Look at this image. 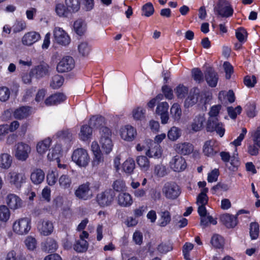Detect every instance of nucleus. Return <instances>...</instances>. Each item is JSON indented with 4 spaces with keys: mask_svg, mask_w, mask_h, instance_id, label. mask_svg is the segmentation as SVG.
Returning a JSON list of instances; mask_svg holds the SVG:
<instances>
[{
    "mask_svg": "<svg viewBox=\"0 0 260 260\" xmlns=\"http://www.w3.org/2000/svg\"><path fill=\"white\" fill-rule=\"evenodd\" d=\"M100 143L102 149L106 154H109L112 150L113 144L112 141V132L107 126H102L100 131Z\"/></svg>",
    "mask_w": 260,
    "mask_h": 260,
    "instance_id": "1",
    "label": "nucleus"
},
{
    "mask_svg": "<svg viewBox=\"0 0 260 260\" xmlns=\"http://www.w3.org/2000/svg\"><path fill=\"white\" fill-rule=\"evenodd\" d=\"M72 159L78 166L83 168L86 167L90 160L87 150L83 148L75 150L72 154Z\"/></svg>",
    "mask_w": 260,
    "mask_h": 260,
    "instance_id": "2",
    "label": "nucleus"
},
{
    "mask_svg": "<svg viewBox=\"0 0 260 260\" xmlns=\"http://www.w3.org/2000/svg\"><path fill=\"white\" fill-rule=\"evenodd\" d=\"M13 232L19 235L27 234L31 229V220L27 217L20 218L13 224Z\"/></svg>",
    "mask_w": 260,
    "mask_h": 260,
    "instance_id": "3",
    "label": "nucleus"
},
{
    "mask_svg": "<svg viewBox=\"0 0 260 260\" xmlns=\"http://www.w3.org/2000/svg\"><path fill=\"white\" fill-rule=\"evenodd\" d=\"M162 193L167 199H176L180 195L181 190L179 186L174 182H167L163 186Z\"/></svg>",
    "mask_w": 260,
    "mask_h": 260,
    "instance_id": "4",
    "label": "nucleus"
},
{
    "mask_svg": "<svg viewBox=\"0 0 260 260\" xmlns=\"http://www.w3.org/2000/svg\"><path fill=\"white\" fill-rule=\"evenodd\" d=\"M214 10L216 14L222 17H231L234 13L232 6L226 1H219L217 6L214 7Z\"/></svg>",
    "mask_w": 260,
    "mask_h": 260,
    "instance_id": "5",
    "label": "nucleus"
},
{
    "mask_svg": "<svg viewBox=\"0 0 260 260\" xmlns=\"http://www.w3.org/2000/svg\"><path fill=\"white\" fill-rule=\"evenodd\" d=\"M75 64L74 59L72 57L65 56L57 63L56 70L60 73L68 72L74 68Z\"/></svg>",
    "mask_w": 260,
    "mask_h": 260,
    "instance_id": "6",
    "label": "nucleus"
},
{
    "mask_svg": "<svg viewBox=\"0 0 260 260\" xmlns=\"http://www.w3.org/2000/svg\"><path fill=\"white\" fill-rule=\"evenodd\" d=\"M144 143L148 147L145 152L146 156L155 158H158L161 156L162 151L159 144H155L153 141L150 139L145 140Z\"/></svg>",
    "mask_w": 260,
    "mask_h": 260,
    "instance_id": "7",
    "label": "nucleus"
},
{
    "mask_svg": "<svg viewBox=\"0 0 260 260\" xmlns=\"http://www.w3.org/2000/svg\"><path fill=\"white\" fill-rule=\"evenodd\" d=\"M31 148L28 144L19 142L16 145L15 156L19 160L25 161L28 158Z\"/></svg>",
    "mask_w": 260,
    "mask_h": 260,
    "instance_id": "8",
    "label": "nucleus"
},
{
    "mask_svg": "<svg viewBox=\"0 0 260 260\" xmlns=\"http://www.w3.org/2000/svg\"><path fill=\"white\" fill-rule=\"evenodd\" d=\"M114 199L113 192L112 190H106L97 194L96 200L101 207L110 206Z\"/></svg>",
    "mask_w": 260,
    "mask_h": 260,
    "instance_id": "9",
    "label": "nucleus"
},
{
    "mask_svg": "<svg viewBox=\"0 0 260 260\" xmlns=\"http://www.w3.org/2000/svg\"><path fill=\"white\" fill-rule=\"evenodd\" d=\"M55 41L62 46H67L71 42L68 34L61 27H55L53 30Z\"/></svg>",
    "mask_w": 260,
    "mask_h": 260,
    "instance_id": "10",
    "label": "nucleus"
},
{
    "mask_svg": "<svg viewBox=\"0 0 260 260\" xmlns=\"http://www.w3.org/2000/svg\"><path fill=\"white\" fill-rule=\"evenodd\" d=\"M9 182L17 188H20L22 184L25 182L26 177L24 173L11 171L8 174Z\"/></svg>",
    "mask_w": 260,
    "mask_h": 260,
    "instance_id": "11",
    "label": "nucleus"
},
{
    "mask_svg": "<svg viewBox=\"0 0 260 260\" xmlns=\"http://www.w3.org/2000/svg\"><path fill=\"white\" fill-rule=\"evenodd\" d=\"M170 168L174 172H181L185 170L187 164L184 158L177 155L173 157L169 163Z\"/></svg>",
    "mask_w": 260,
    "mask_h": 260,
    "instance_id": "12",
    "label": "nucleus"
},
{
    "mask_svg": "<svg viewBox=\"0 0 260 260\" xmlns=\"http://www.w3.org/2000/svg\"><path fill=\"white\" fill-rule=\"evenodd\" d=\"M75 195L80 200L86 201L90 199L92 194L90 191V183L86 182L80 185L75 190Z\"/></svg>",
    "mask_w": 260,
    "mask_h": 260,
    "instance_id": "13",
    "label": "nucleus"
},
{
    "mask_svg": "<svg viewBox=\"0 0 260 260\" xmlns=\"http://www.w3.org/2000/svg\"><path fill=\"white\" fill-rule=\"evenodd\" d=\"M206 121L205 114L204 112H200L194 115L192 121L190 124L191 129L197 132L201 131Z\"/></svg>",
    "mask_w": 260,
    "mask_h": 260,
    "instance_id": "14",
    "label": "nucleus"
},
{
    "mask_svg": "<svg viewBox=\"0 0 260 260\" xmlns=\"http://www.w3.org/2000/svg\"><path fill=\"white\" fill-rule=\"evenodd\" d=\"M137 135L135 128L131 125H126L120 129V136L122 139L127 142L133 141Z\"/></svg>",
    "mask_w": 260,
    "mask_h": 260,
    "instance_id": "15",
    "label": "nucleus"
},
{
    "mask_svg": "<svg viewBox=\"0 0 260 260\" xmlns=\"http://www.w3.org/2000/svg\"><path fill=\"white\" fill-rule=\"evenodd\" d=\"M219 151L217 142L213 140L206 141L203 146V152L208 157H212Z\"/></svg>",
    "mask_w": 260,
    "mask_h": 260,
    "instance_id": "16",
    "label": "nucleus"
},
{
    "mask_svg": "<svg viewBox=\"0 0 260 260\" xmlns=\"http://www.w3.org/2000/svg\"><path fill=\"white\" fill-rule=\"evenodd\" d=\"M51 71V67L48 64L45 62H42L33 68L31 70V73L37 78L40 79L49 76Z\"/></svg>",
    "mask_w": 260,
    "mask_h": 260,
    "instance_id": "17",
    "label": "nucleus"
},
{
    "mask_svg": "<svg viewBox=\"0 0 260 260\" xmlns=\"http://www.w3.org/2000/svg\"><path fill=\"white\" fill-rule=\"evenodd\" d=\"M41 38L39 32L35 31H30L25 33L21 39L22 44L26 46H31Z\"/></svg>",
    "mask_w": 260,
    "mask_h": 260,
    "instance_id": "18",
    "label": "nucleus"
},
{
    "mask_svg": "<svg viewBox=\"0 0 260 260\" xmlns=\"http://www.w3.org/2000/svg\"><path fill=\"white\" fill-rule=\"evenodd\" d=\"M206 129L209 132H215L220 137H222L225 133L224 125L218 120L207 121Z\"/></svg>",
    "mask_w": 260,
    "mask_h": 260,
    "instance_id": "19",
    "label": "nucleus"
},
{
    "mask_svg": "<svg viewBox=\"0 0 260 260\" xmlns=\"http://www.w3.org/2000/svg\"><path fill=\"white\" fill-rule=\"evenodd\" d=\"M193 146L188 142L178 143L174 145L175 150L179 154L186 155L191 154L193 151Z\"/></svg>",
    "mask_w": 260,
    "mask_h": 260,
    "instance_id": "20",
    "label": "nucleus"
},
{
    "mask_svg": "<svg viewBox=\"0 0 260 260\" xmlns=\"http://www.w3.org/2000/svg\"><path fill=\"white\" fill-rule=\"evenodd\" d=\"M38 229L41 235L48 236L53 232L54 227L51 221L48 220H43L38 223Z\"/></svg>",
    "mask_w": 260,
    "mask_h": 260,
    "instance_id": "21",
    "label": "nucleus"
},
{
    "mask_svg": "<svg viewBox=\"0 0 260 260\" xmlns=\"http://www.w3.org/2000/svg\"><path fill=\"white\" fill-rule=\"evenodd\" d=\"M6 203L12 210H16L21 207L22 202L19 197L14 194H10L6 198Z\"/></svg>",
    "mask_w": 260,
    "mask_h": 260,
    "instance_id": "22",
    "label": "nucleus"
},
{
    "mask_svg": "<svg viewBox=\"0 0 260 260\" xmlns=\"http://www.w3.org/2000/svg\"><path fill=\"white\" fill-rule=\"evenodd\" d=\"M118 204L123 207H128L133 203L132 196L125 192L120 193L117 197Z\"/></svg>",
    "mask_w": 260,
    "mask_h": 260,
    "instance_id": "23",
    "label": "nucleus"
},
{
    "mask_svg": "<svg viewBox=\"0 0 260 260\" xmlns=\"http://www.w3.org/2000/svg\"><path fill=\"white\" fill-rule=\"evenodd\" d=\"M13 156L9 153H0V169L7 170L10 168L13 164Z\"/></svg>",
    "mask_w": 260,
    "mask_h": 260,
    "instance_id": "24",
    "label": "nucleus"
},
{
    "mask_svg": "<svg viewBox=\"0 0 260 260\" xmlns=\"http://www.w3.org/2000/svg\"><path fill=\"white\" fill-rule=\"evenodd\" d=\"M205 77L207 83L210 86L214 87L216 86L218 77L217 74L212 68L207 69L205 73Z\"/></svg>",
    "mask_w": 260,
    "mask_h": 260,
    "instance_id": "25",
    "label": "nucleus"
},
{
    "mask_svg": "<svg viewBox=\"0 0 260 260\" xmlns=\"http://www.w3.org/2000/svg\"><path fill=\"white\" fill-rule=\"evenodd\" d=\"M66 99V96L63 93H56L50 95L45 101V103L47 106H52L60 104Z\"/></svg>",
    "mask_w": 260,
    "mask_h": 260,
    "instance_id": "26",
    "label": "nucleus"
},
{
    "mask_svg": "<svg viewBox=\"0 0 260 260\" xmlns=\"http://www.w3.org/2000/svg\"><path fill=\"white\" fill-rule=\"evenodd\" d=\"M221 221L228 228L235 227L238 223L237 217L230 214H224L220 216Z\"/></svg>",
    "mask_w": 260,
    "mask_h": 260,
    "instance_id": "27",
    "label": "nucleus"
},
{
    "mask_svg": "<svg viewBox=\"0 0 260 260\" xmlns=\"http://www.w3.org/2000/svg\"><path fill=\"white\" fill-rule=\"evenodd\" d=\"M45 178V173L40 169L33 170L30 174V180L35 184L41 183Z\"/></svg>",
    "mask_w": 260,
    "mask_h": 260,
    "instance_id": "28",
    "label": "nucleus"
},
{
    "mask_svg": "<svg viewBox=\"0 0 260 260\" xmlns=\"http://www.w3.org/2000/svg\"><path fill=\"white\" fill-rule=\"evenodd\" d=\"M135 166L134 159L128 157L122 164V171L127 175H131L134 173Z\"/></svg>",
    "mask_w": 260,
    "mask_h": 260,
    "instance_id": "29",
    "label": "nucleus"
},
{
    "mask_svg": "<svg viewBox=\"0 0 260 260\" xmlns=\"http://www.w3.org/2000/svg\"><path fill=\"white\" fill-rule=\"evenodd\" d=\"M51 144V139L50 138L39 141L36 146L37 152L41 155L45 154L48 150Z\"/></svg>",
    "mask_w": 260,
    "mask_h": 260,
    "instance_id": "30",
    "label": "nucleus"
},
{
    "mask_svg": "<svg viewBox=\"0 0 260 260\" xmlns=\"http://www.w3.org/2000/svg\"><path fill=\"white\" fill-rule=\"evenodd\" d=\"M136 162L141 171L145 172L149 170L150 164L147 156L144 155L137 156L136 158Z\"/></svg>",
    "mask_w": 260,
    "mask_h": 260,
    "instance_id": "31",
    "label": "nucleus"
},
{
    "mask_svg": "<svg viewBox=\"0 0 260 260\" xmlns=\"http://www.w3.org/2000/svg\"><path fill=\"white\" fill-rule=\"evenodd\" d=\"M62 151L61 147L60 145L57 144L52 149L47 155L48 159L51 160H59L60 157L61 156Z\"/></svg>",
    "mask_w": 260,
    "mask_h": 260,
    "instance_id": "32",
    "label": "nucleus"
},
{
    "mask_svg": "<svg viewBox=\"0 0 260 260\" xmlns=\"http://www.w3.org/2000/svg\"><path fill=\"white\" fill-rule=\"evenodd\" d=\"M146 110L141 107L134 108L131 112V115L134 120L142 121L145 118Z\"/></svg>",
    "mask_w": 260,
    "mask_h": 260,
    "instance_id": "33",
    "label": "nucleus"
},
{
    "mask_svg": "<svg viewBox=\"0 0 260 260\" xmlns=\"http://www.w3.org/2000/svg\"><path fill=\"white\" fill-rule=\"evenodd\" d=\"M92 131L91 127L87 125H83L80 128V132L78 134L79 139L83 141H87L91 138Z\"/></svg>",
    "mask_w": 260,
    "mask_h": 260,
    "instance_id": "34",
    "label": "nucleus"
},
{
    "mask_svg": "<svg viewBox=\"0 0 260 260\" xmlns=\"http://www.w3.org/2000/svg\"><path fill=\"white\" fill-rule=\"evenodd\" d=\"M30 114V108L28 107L22 106L15 110L14 116L17 119H22L26 118Z\"/></svg>",
    "mask_w": 260,
    "mask_h": 260,
    "instance_id": "35",
    "label": "nucleus"
},
{
    "mask_svg": "<svg viewBox=\"0 0 260 260\" xmlns=\"http://www.w3.org/2000/svg\"><path fill=\"white\" fill-rule=\"evenodd\" d=\"M74 30L79 36L83 35L86 30V24L82 19H78L74 23Z\"/></svg>",
    "mask_w": 260,
    "mask_h": 260,
    "instance_id": "36",
    "label": "nucleus"
},
{
    "mask_svg": "<svg viewBox=\"0 0 260 260\" xmlns=\"http://www.w3.org/2000/svg\"><path fill=\"white\" fill-rule=\"evenodd\" d=\"M160 216L158 220L159 225L160 226L164 227L167 225L171 221V216L170 213L167 211H161L159 212Z\"/></svg>",
    "mask_w": 260,
    "mask_h": 260,
    "instance_id": "37",
    "label": "nucleus"
},
{
    "mask_svg": "<svg viewBox=\"0 0 260 260\" xmlns=\"http://www.w3.org/2000/svg\"><path fill=\"white\" fill-rule=\"evenodd\" d=\"M72 178L68 174H63L58 179V183L60 188L66 189L71 187Z\"/></svg>",
    "mask_w": 260,
    "mask_h": 260,
    "instance_id": "38",
    "label": "nucleus"
},
{
    "mask_svg": "<svg viewBox=\"0 0 260 260\" xmlns=\"http://www.w3.org/2000/svg\"><path fill=\"white\" fill-rule=\"evenodd\" d=\"M171 116L174 120L178 121L182 115V110L180 105L178 103H174L170 108Z\"/></svg>",
    "mask_w": 260,
    "mask_h": 260,
    "instance_id": "39",
    "label": "nucleus"
},
{
    "mask_svg": "<svg viewBox=\"0 0 260 260\" xmlns=\"http://www.w3.org/2000/svg\"><path fill=\"white\" fill-rule=\"evenodd\" d=\"M10 216V209L6 205H0V221L6 223L9 220Z\"/></svg>",
    "mask_w": 260,
    "mask_h": 260,
    "instance_id": "40",
    "label": "nucleus"
},
{
    "mask_svg": "<svg viewBox=\"0 0 260 260\" xmlns=\"http://www.w3.org/2000/svg\"><path fill=\"white\" fill-rule=\"evenodd\" d=\"M208 192V188H202L201 190V192L197 196V204L198 205H206L208 202V197L207 193Z\"/></svg>",
    "mask_w": 260,
    "mask_h": 260,
    "instance_id": "41",
    "label": "nucleus"
},
{
    "mask_svg": "<svg viewBox=\"0 0 260 260\" xmlns=\"http://www.w3.org/2000/svg\"><path fill=\"white\" fill-rule=\"evenodd\" d=\"M78 51L79 55L81 56H87L91 51L90 46L86 42H80L78 46Z\"/></svg>",
    "mask_w": 260,
    "mask_h": 260,
    "instance_id": "42",
    "label": "nucleus"
},
{
    "mask_svg": "<svg viewBox=\"0 0 260 260\" xmlns=\"http://www.w3.org/2000/svg\"><path fill=\"white\" fill-rule=\"evenodd\" d=\"M199 96V94L198 92H196L194 91L193 93H192V92L190 91L189 95L185 101L184 106L186 108H188L194 105L197 103Z\"/></svg>",
    "mask_w": 260,
    "mask_h": 260,
    "instance_id": "43",
    "label": "nucleus"
},
{
    "mask_svg": "<svg viewBox=\"0 0 260 260\" xmlns=\"http://www.w3.org/2000/svg\"><path fill=\"white\" fill-rule=\"evenodd\" d=\"M181 135V129L177 127L173 126L168 131L167 136L170 140L175 141L180 137Z\"/></svg>",
    "mask_w": 260,
    "mask_h": 260,
    "instance_id": "44",
    "label": "nucleus"
},
{
    "mask_svg": "<svg viewBox=\"0 0 260 260\" xmlns=\"http://www.w3.org/2000/svg\"><path fill=\"white\" fill-rule=\"evenodd\" d=\"M90 124L95 127L98 128L101 131V128L105 126V119L102 116H93L90 119Z\"/></svg>",
    "mask_w": 260,
    "mask_h": 260,
    "instance_id": "45",
    "label": "nucleus"
},
{
    "mask_svg": "<svg viewBox=\"0 0 260 260\" xmlns=\"http://www.w3.org/2000/svg\"><path fill=\"white\" fill-rule=\"evenodd\" d=\"M55 11L56 15L60 17H67L70 12L67 6L61 3L57 4L55 5Z\"/></svg>",
    "mask_w": 260,
    "mask_h": 260,
    "instance_id": "46",
    "label": "nucleus"
},
{
    "mask_svg": "<svg viewBox=\"0 0 260 260\" xmlns=\"http://www.w3.org/2000/svg\"><path fill=\"white\" fill-rule=\"evenodd\" d=\"M211 243L216 248H221L224 246V241L222 237L214 234L211 238Z\"/></svg>",
    "mask_w": 260,
    "mask_h": 260,
    "instance_id": "47",
    "label": "nucleus"
},
{
    "mask_svg": "<svg viewBox=\"0 0 260 260\" xmlns=\"http://www.w3.org/2000/svg\"><path fill=\"white\" fill-rule=\"evenodd\" d=\"M221 106L219 105H214L211 107L209 112V117L207 121L218 120V114Z\"/></svg>",
    "mask_w": 260,
    "mask_h": 260,
    "instance_id": "48",
    "label": "nucleus"
},
{
    "mask_svg": "<svg viewBox=\"0 0 260 260\" xmlns=\"http://www.w3.org/2000/svg\"><path fill=\"white\" fill-rule=\"evenodd\" d=\"M66 5L70 12H76L80 8L79 0H66Z\"/></svg>",
    "mask_w": 260,
    "mask_h": 260,
    "instance_id": "49",
    "label": "nucleus"
},
{
    "mask_svg": "<svg viewBox=\"0 0 260 260\" xmlns=\"http://www.w3.org/2000/svg\"><path fill=\"white\" fill-rule=\"evenodd\" d=\"M64 82V78L59 75L53 76L50 81V86L54 89H57L61 87Z\"/></svg>",
    "mask_w": 260,
    "mask_h": 260,
    "instance_id": "50",
    "label": "nucleus"
},
{
    "mask_svg": "<svg viewBox=\"0 0 260 260\" xmlns=\"http://www.w3.org/2000/svg\"><path fill=\"white\" fill-rule=\"evenodd\" d=\"M88 248L87 242L85 239H79L77 240L74 245V249L78 252L85 251Z\"/></svg>",
    "mask_w": 260,
    "mask_h": 260,
    "instance_id": "51",
    "label": "nucleus"
},
{
    "mask_svg": "<svg viewBox=\"0 0 260 260\" xmlns=\"http://www.w3.org/2000/svg\"><path fill=\"white\" fill-rule=\"evenodd\" d=\"M174 92L178 99H182L187 94L188 89L183 85L179 84L174 89Z\"/></svg>",
    "mask_w": 260,
    "mask_h": 260,
    "instance_id": "52",
    "label": "nucleus"
},
{
    "mask_svg": "<svg viewBox=\"0 0 260 260\" xmlns=\"http://www.w3.org/2000/svg\"><path fill=\"white\" fill-rule=\"evenodd\" d=\"M259 224L257 222H251L250 224V236L252 240L256 239L259 235Z\"/></svg>",
    "mask_w": 260,
    "mask_h": 260,
    "instance_id": "53",
    "label": "nucleus"
},
{
    "mask_svg": "<svg viewBox=\"0 0 260 260\" xmlns=\"http://www.w3.org/2000/svg\"><path fill=\"white\" fill-rule=\"evenodd\" d=\"M153 173L157 177H163L167 174L166 168L162 164H158L154 166Z\"/></svg>",
    "mask_w": 260,
    "mask_h": 260,
    "instance_id": "54",
    "label": "nucleus"
},
{
    "mask_svg": "<svg viewBox=\"0 0 260 260\" xmlns=\"http://www.w3.org/2000/svg\"><path fill=\"white\" fill-rule=\"evenodd\" d=\"M112 187L114 190L117 192L123 191L126 188L125 181L121 179L114 181L112 184Z\"/></svg>",
    "mask_w": 260,
    "mask_h": 260,
    "instance_id": "55",
    "label": "nucleus"
},
{
    "mask_svg": "<svg viewBox=\"0 0 260 260\" xmlns=\"http://www.w3.org/2000/svg\"><path fill=\"white\" fill-rule=\"evenodd\" d=\"M58 248V244L54 239L49 238L46 242L45 249L48 252H53L56 250Z\"/></svg>",
    "mask_w": 260,
    "mask_h": 260,
    "instance_id": "56",
    "label": "nucleus"
},
{
    "mask_svg": "<svg viewBox=\"0 0 260 260\" xmlns=\"http://www.w3.org/2000/svg\"><path fill=\"white\" fill-rule=\"evenodd\" d=\"M209 223L215 225L217 224V221L210 215H206L201 217V225L203 228L208 226Z\"/></svg>",
    "mask_w": 260,
    "mask_h": 260,
    "instance_id": "57",
    "label": "nucleus"
},
{
    "mask_svg": "<svg viewBox=\"0 0 260 260\" xmlns=\"http://www.w3.org/2000/svg\"><path fill=\"white\" fill-rule=\"evenodd\" d=\"M24 243L26 247L29 250H34L37 247V240L32 236H29L27 237L25 240Z\"/></svg>",
    "mask_w": 260,
    "mask_h": 260,
    "instance_id": "58",
    "label": "nucleus"
},
{
    "mask_svg": "<svg viewBox=\"0 0 260 260\" xmlns=\"http://www.w3.org/2000/svg\"><path fill=\"white\" fill-rule=\"evenodd\" d=\"M92 165L93 167H97L103 164L104 158L102 152L93 154Z\"/></svg>",
    "mask_w": 260,
    "mask_h": 260,
    "instance_id": "59",
    "label": "nucleus"
},
{
    "mask_svg": "<svg viewBox=\"0 0 260 260\" xmlns=\"http://www.w3.org/2000/svg\"><path fill=\"white\" fill-rule=\"evenodd\" d=\"M10 96V91L6 86L0 87V101L4 102L8 101Z\"/></svg>",
    "mask_w": 260,
    "mask_h": 260,
    "instance_id": "60",
    "label": "nucleus"
},
{
    "mask_svg": "<svg viewBox=\"0 0 260 260\" xmlns=\"http://www.w3.org/2000/svg\"><path fill=\"white\" fill-rule=\"evenodd\" d=\"M154 10L153 5L151 3H148L144 5L142 7V15L149 17L154 13Z\"/></svg>",
    "mask_w": 260,
    "mask_h": 260,
    "instance_id": "61",
    "label": "nucleus"
},
{
    "mask_svg": "<svg viewBox=\"0 0 260 260\" xmlns=\"http://www.w3.org/2000/svg\"><path fill=\"white\" fill-rule=\"evenodd\" d=\"M26 27V22L24 20H17L13 26V30L14 32H19Z\"/></svg>",
    "mask_w": 260,
    "mask_h": 260,
    "instance_id": "62",
    "label": "nucleus"
},
{
    "mask_svg": "<svg viewBox=\"0 0 260 260\" xmlns=\"http://www.w3.org/2000/svg\"><path fill=\"white\" fill-rule=\"evenodd\" d=\"M169 107V104L166 102L160 103L156 107V112L158 115L167 113Z\"/></svg>",
    "mask_w": 260,
    "mask_h": 260,
    "instance_id": "63",
    "label": "nucleus"
},
{
    "mask_svg": "<svg viewBox=\"0 0 260 260\" xmlns=\"http://www.w3.org/2000/svg\"><path fill=\"white\" fill-rule=\"evenodd\" d=\"M242 111V108L241 106H238L235 108H233L232 107H230L228 108V112L229 116L232 119H235L237 117L238 114H240Z\"/></svg>",
    "mask_w": 260,
    "mask_h": 260,
    "instance_id": "64",
    "label": "nucleus"
}]
</instances>
